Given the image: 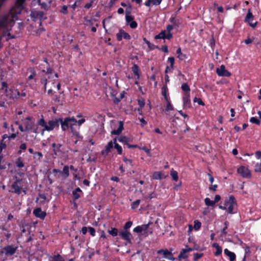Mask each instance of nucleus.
<instances>
[{"mask_svg": "<svg viewBox=\"0 0 261 261\" xmlns=\"http://www.w3.org/2000/svg\"><path fill=\"white\" fill-rule=\"evenodd\" d=\"M76 120L74 117H66L64 118V121L62 123V129L65 131L68 128L70 129V132L72 134V137H74L77 139L75 141L74 143L76 144L77 141L82 139L83 137L81 136L78 131V128L76 129Z\"/></svg>", "mask_w": 261, "mask_h": 261, "instance_id": "nucleus-1", "label": "nucleus"}, {"mask_svg": "<svg viewBox=\"0 0 261 261\" xmlns=\"http://www.w3.org/2000/svg\"><path fill=\"white\" fill-rule=\"evenodd\" d=\"M64 121V119L58 118L54 120H50L48 121L47 125H45V130L50 131L53 130L56 127H59V124L62 126V123Z\"/></svg>", "mask_w": 261, "mask_h": 261, "instance_id": "nucleus-2", "label": "nucleus"}, {"mask_svg": "<svg viewBox=\"0 0 261 261\" xmlns=\"http://www.w3.org/2000/svg\"><path fill=\"white\" fill-rule=\"evenodd\" d=\"M224 205L226 206V210L227 211L228 213H233V208L236 205V202L234 196H229V198L225 201Z\"/></svg>", "mask_w": 261, "mask_h": 261, "instance_id": "nucleus-3", "label": "nucleus"}, {"mask_svg": "<svg viewBox=\"0 0 261 261\" xmlns=\"http://www.w3.org/2000/svg\"><path fill=\"white\" fill-rule=\"evenodd\" d=\"M17 248V246L8 245L1 250V253L4 254L7 256H10L16 253Z\"/></svg>", "mask_w": 261, "mask_h": 261, "instance_id": "nucleus-4", "label": "nucleus"}, {"mask_svg": "<svg viewBox=\"0 0 261 261\" xmlns=\"http://www.w3.org/2000/svg\"><path fill=\"white\" fill-rule=\"evenodd\" d=\"M237 172L239 174L244 178H249L251 176L250 171L248 167L244 166H241L239 167Z\"/></svg>", "mask_w": 261, "mask_h": 261, "instance_id": "nucleus-5", "label": "nucleus"}, {"mask_svg": "<svg viewBox=\"0 0 261 261\" xmlns=\"http://www.w3.org/2000/svg\"><path fill=\"white\" fill-rule=\"evenodd\" d=\"M254 18V16L251 12L250 9H248L247 11V13L246 15L245 18V21L249 23V25L252 28H254L256 27L257 24V22H255L254 23H252Z\"/></svg>", "mask_w": 261, "mask_h": 261, "instance_id": "nucleus-6", "label": "nucleus"}, {"mask_svg": "<svg viewBox=\"0 0 261 261\" xmlns=\"http://www.w3.org/2000/svg\"><path fill=\"white\" fill-rule=\"evenodd\" d=\"M217 74L219 76L229 77L231 75L230 72L226 70L224 65H221L220 68H218L216 70Z\"/></svg>", "mask_w": 261, "mask_h": 261, "instance_id": "nucleus-7", "label": "nucleus"}, {"mask_svg": "<svg viewBox=\"0 0 261 261\" xmlns=\"http://www.w3.org/2000/svg\"><path fill=\"white\" fill-rule=\"evenodd\" d=\"M116 37L118 41H121L123 38L127 40L130 39V35L123 30H119V32L116 34Z\"/></svg>", "mask_w": 261, "mask_h": 261, "instance_id": "nucleus-8", "label": "nucleus"}, {"mask_svg": "<svg viewBox=\"0 0 261 261\" xmlns=\"http://www.w3.org/2000/svg\"><path fill=\"white\" fill-rule=\"evenodd\" d=\"M163 253V256L165 258H167L171 260H174L175 258L173 257L172 252L171 251H168V250H160L158 251V254H160Z\"/></svg>", "mask_w": 261, "mask_h": 261, "instance_id": "nucleus-9", "label": "nucleus"}, {"mask_svg": "<svg viewBox=\"0 0 261 261\" xmlns=\"http://www.w3.org/2000/svg\"><path fill=\"white\" fill-rule=\"evenodd\" d=\"M33 214L36 217L39 218L41 219H43L46 215L45 212L42 211L41 208L40 207L35 208L33 211Z\"/></svg>", "mask_w": 261, "mask_h": 261, "instance_id": "nucleus-10", "label": "nucleus"}, {"mask_svg": "<svg viewBox=\"0 0 261 261\" xmlns=\"http://www.w3.org/2000/svg\"><path fill=\"white\" fill-rule=\"evenodd\" d=\"M183 106L184 107L190 108L191 107V101L190 99L189 93H185L182 96Z\"/></svg>", "mask_w": 261, "mask_h": 261, "instance_id": "nucleus-11", "label": "nucleus"}, {"mask_svg": "<svg viewBox=\"0 0 261 261\" xmlns=\"http://www.w3.org/2000/svg\"><path fill=\"white\" fill-rule=\"evenodd\" d=\"M119 236H121L123 240H126L127 243H131V233L129 231L127 230L122 231L119 233Z\"/></svg>", "mask_w": 261, "mask_h": 261, "instance_id": "nucleus-12", "label": "nucleus"}, {"mask_svg": "<svg viewBox=\"0 0 261 261\" xmlns=\"http://www.w3.org/2000/svg\"><path fill=\"white\" fill-rule=\"evenodd\" d=\"M19 181V179H16V181L12 185V188L13 189V193L19 195L21 192V188L19 186L18 182Z\"/></svg>", "mask_w": 261, "mask_h": 261, "instance_id": "nucleus-13", "label": "nucleus"}, {"mask_svg": "<svg viewBox=\"0 0 261 261\" xmlns=\"http://www.w3.org/2000/svg\"><path fill=\"white\" fill-rule=\"evenodd\" d=\"M192 250L193 249L192 248H189V247H188L187 246L186 248L182 249L181 250L180 253H179V254L178 255V258L179 259H180V258H183V259L186 258L188 257L187 253H188V252H189L190 251H192Z\"/></svg>", "mask_w": 261, "mask_h": 261, "instance_id": "nucleus-14", "label": "nucleus"}, {"mask_svg": "<svg viewBox=\"0 0 261 261\" xmlns=\"http://www.w3.org/2000/svg\"><path fill=\"white\" fill-rule=\"evenodd\" d=\"M114 139L113 140V141H111L108 143V144L106 146V149L101 151V154H104L106 153V154H108L111 151V149L114 147Z\"/></svg>", "mask_w": 261, "mask_h": 261, "instance_id": "nucleus-15", "label": "nucleus"}, {"mask_svg": "<svg viewBox=\"0 0 261 261\" xmlns=\"http://www.w3.org/2000/svg\"><path fill=\"white\" fill-rule=\"evenodd\" d=\"M224 254L229 257V261H235L236 254L230 251L228 249L226 248L224 250Z\"/></svg>", "mask_w": 261, "mask_h": 261, "instance_id": "nucleus-16", "label": "nucleus"}, {"mask_svg": "<svg viewBox=\"0 0 261 261\" xmlns=\"http://www.w3.org/2000/svg\"><path fill=\"white\" fill-rule=\"evenodd\" d=\"M123 129V123L122 121L119 122V127L117 129H114L111 132L112 135H119L120 134Z\"/></svg>", "mask_w": 261, "mask_h": 261, "instance_id": "nucleus-17", "label": "nucleus"}, {"mask_svg": "<svg viewBox=\"0 0 261 261\" xmlns=\"http://www.w3.org/2000/svg\"><path fill=\"white\" fill-rule=\"evenodd\" d=\"M149 223L146 225H143L141 226H137L134 229V231L137 233L141 232L143 230H146L148 227Z\"/></svg>", "mask_w": 261, "mask_h": 261, "instance_id": "nucleus-18", "label": "nucleus"}, {"mask_svg": "<svg viewBox=\"0 0 261 261\" xmlns=\"http://www.w3.org/2000/svg\"><path fill=\"white\" fill-rule=\"evenodd\" d=\"M212 246L216 249V251L214 254L215 256H218L222 253V248L219 246V244L217 243H215L212 245Z\"/></svg>", "mask_w": 261, "mask_h": 261, "instance_id": "nucleus-19", "label": "nucleus"}, {"mask_svg": "<svg viewBox=\"0 0 261 261\" xmlns=\"http://www.w3.org/2000/svg\"><path fill=\"white\" fill-rule=\"evenodd\" d=\"M49 261H65V259L60 255L58 254L50 257Z\"/></svg>", "mask_w": 261, "mask_h": 261, "instance_id": "nucleus-20", "label": "nucleus"}, {"mask_svg": "<svg viewBox=\"0 0 261 261\" xmlns=\"http://www.w3.org/2000/svg\"><path fill=\"white\" fill-rule=\"evenodd\" d=\"M69 167L68 166H65L63 168V171L61 174H62L64 178H67L69 175Z\"/></svg>", "mask_w": 261, "mask_h": 261, "instance_id": "nucleus-21", "label": "nucleus"}, {"mask_svg": "<svg viewBox=\"0 0 261 261\" xmlns=\"http://www.w3.org/2000/svg\"><path fill=\"white\" fill-rule=\"evenodd\" d=\"M117 139L116 138L114 139V148L117 150L118 154H121L122 152V147L117 143Z\"/></svg>", "mask_w": 261, "mask_h": 261, "instance_id": "nucleus-22", "label": "nucleus"}, {"mask_svg": "<svg viewBox=\"0 0 261 261\" xmlns=\"http://www.w3.org/2000/svg\"><path fill=\"white\" fill-rule=\"evenodd\" d=\"M166 31H162L160 33L155 36L154 38L155 39H165Z\"/></svg>", "mask_w": 261, "mask_h": 261, "instance_id": "nucleus-23", "label": "nucleus"}, {"mask_svg": "<svg viewBox=\"0 0 261 261\" xmlns=\"http://www.w3.org/2000/svg\"><path fill=\"white\" fill-rule=\"evenodd\" d=\"M170 175L172 177L173 180L177 181V180L178 179V176L177 172L176 171L172 169L170 172Z\"/></svg>", "mask_w": 261, "mask_h": 261, "instance_id": "nucleus-24", "label": "nucleus"}, {"mask_svg": "<svg viewBox=\"0 0 261 261\" xmlns=\"http://www.w3.org/2000/svg\"><path fill=\"white\" fill-rule=\"evenodd\" d=\"M132 70L135 75L137 76L138 79H139V74L138 66L136 64L134 65V66L132 67Z\"/></svg>", "mask_w": 261, "mask_h": 261, "instance_id": "nucleus-25", "label": "nucleus"}, {"mask_svg": "<svg viewBox=\"0 0 261 261\" xmlns=\"http://www.w3.org/2000/svg\"><path fill=\"white\" fill-rule=\"evenodd\" d=\"M118 141L120 142L123 143L124 144H128L127 142L129 141V139L126 136H121L118 138Z\"/></svg>", "mask_w": 261, "mask_h": 261, "instance_id": "nucleus-26", "label": "nucleus"}, {"mask_svg": "<svg viewBox=\"0 0 261 261\" xmlns=\"http://www.w3.org/2000/svg\"><path fill=\"white\" fill-rule=\"evenodd\" d=\"M204 202L207 206H213L215 204V201L211 200L209 198H205Z\"/></svg>", "mask_w": 261, "mask_h": 261, "instance_id": "nucleus-27", "label": "nucleus"}, {"mask_svg": "<svg viewBox=\"0 0 261 261\" xmlns=\"http://www.w3.org/2000/svg\"><path fill=\"white\" fill-rule=\"evenodd\" d=\"M181 89L185 92V93H189L190 88L187 83H184L181 86Z\"/></svg>", "mask_w": 261, "mask_h": 261, "instance_id": "nucleus-28", "label": "nucleus"}, {"mask_svg": "<svg viewBox=\"0 0 261 261\" xmlns=\"http://www.w3.org/2000/svg\"><path fill=\"white\" fill-rule=\"evenodd\" d=\"M108 232L113 237H115L118 234V230L116 228H111V230H108Z\"/></svg>", "mask_w": 261, "mask_h": 261, "instance_id": "nucleus-29", "label": "nucleus"}, {"mask_svg": "<svg viewBox=\"0 0 261 261\" xmlns=\"http://www.w3.org/2000/svg\"><path fill=\"white\" fill-rule=\"evenodd\" d=\"M201 226V223L200 221L196 220L194 221V228L195 230H198Z\"/></svg>", "mask_w": 261, "mask_h": 261, "instance_id": "nucleus-30", "label": "nucleus"}, {"mask_svg": "<svg viewBox=\"0 0 261 261\" xmlns=\"http://www.w3.org/2000/svg\"><path fill=\"white\" fill-rule=\"evenodd\" d=\"M161 173L160 172H154L152 175V178L154 179H161Z\"/></svg>", "mask_w": 261, "mask_h": 261, "instance_id": "nucleus-31", "label": "nucleus"}, {"mask_svg": "<svg viewBox=\"0 0 261 261\" xmlns=\"http://www.w3.org/2000/svg\"><path fill=\"white\" fill-rule=\"evenodd\" d=\"M16 166L18 168H22L24 166V164L20 158H19L16 162Z\"/></svg>", "mask_w": 261, "mask_h": 261, "instance_id": "nucleus-32", "label": "nucleus"}, {"mask_svg": "<svg viewBox=\"0 0 261 261\" xmlns=\"http://www.w3.org/2000/svg\"><path fill=\"white\" fill-rule=\"evenodd\" d=\"M168 89L166 86H164V87L162 88V95L164 96L165 99L166 100V101H168V98L166 95V92L167 91Z\"/></svg>", "mask_w": 261, "mask_h": 261, "instance_id": "nucleus-33", "label": "nucleus"}, {"mask_svg": "<svg viewBox=\"0 0 261 261\" xmlns=\"http://www.w3.org/2000/svg\"><path fill=\"white\" fill-rule=\"evenodd\" d=\"M155 197L156 194L154 192H152L148 195L144 196V198L146 199H151L152 198H155Z\"/></svg>", "mask_w": 261, "mask_h": 261, "instance_id": "nucleus-34", "label": "nucleus"}, {"mask_svg": "<svg viewBox=\"0 0 261 261\" xmlns=\"http://www.w3.org/2000/svg\"><path fill=\"white\" fill-rule=\"evenodd\" d=\"M250 122L257 125L260 124V121L258 119H257L256 117H251L250 119Z\"/></svg>", "mask_w": 261, "mask_h": 261, "instance_id": "nucleus-35", "label": "nucleus"}, {"mask_svg": "<svg viewBox=\"0 0 261 261\" xmlns=\"http://www.w3.org/2000/svg\"><path fill=\"white\" fill-rule=\"evenodd\" d=\"M41 83L44 85V89L45 91L46 89V85L47 84V80L45 77H42L40 81Z\"/></svg>", "mask_w": 261, "mask_h": 261, "instance_id": "nucleus-36", "label": "nucleus"}, {"mask_svg": "<svg viewBox=\"0 0 261 261\" xmlns=\"http://www.w3.org/2000/svg\"><path fill=\"white\" fill-rule=\"evenodd\" d=\"M225 227L223 228V229L222 230L221 232L224 234L226 235L227 234V231H226V229L227 228V227L229 225V222L228 221H225L224 222Z\"/></svg>", "mask_w": 261, "mask_h": 261, "instance_id": "nucleus-37", "label": "nucleus"}, {"mask_svg": "<svg viewBox=\"0 0 261 261\" xmlns=\"http://www.w3.org/2000/svg\"><path fill=\"white\" fill-rule=\"evenodd\" d=\"M67 9H68V6H66V5H64L63 6H62V7L60 10V12L64 14H66L68 13Z\"/></svg>", "mask_w": 261, "mask_h": 261, "instance_id": "nucleus-38", "label": "nucleus"}, {"mask_svg": "<svg viewBox=\"0 0 261 261\" xmlns=\"http://www.w3.org/2000/svg\"><path fill=\"white\" fill-rule=\"evenodd\" d=\"M125 20L127 24H129L132 21L134 20V18L130 15H125Z\"/></svg>", "mask_w": 261, "mask_h": 261, "instance_id": "nucleus-39", "label": "nucleus"}, {"mask_svg": "<svg viewBox=\"0 0 261 261\" xmlns=\"http://www.w3.org/2000/svg\"><path fill=\"white\" fill-rule=\"evenodd\" d=\"M254 171L256 172H261V165L256 164L254 166Z\"/></svg>", "mask_w": 261, "mask_h": 261, "instance_id": "nucleus-40", "label": "nucleus"}, {"mask_svg": "<svg viewBox=\"0 0 261 261\" xmlns=\"http://www.w3.org/2000/svg\"><path fill=\"white\" fill-rule=\"evenodd\" d=\"M147 45H148V47L151 50L154 49L155 48H159L158 46L151 43L150 42H147Z\"/></svg>", "mask_w": 261, "mask_h": 261, "instance_id": "nucleus-41", "label": "nucleus"}, {"mask_svg": "<svg viewBox=\"0 0 261 261\" xmlns=\"http://www.w3.org/2000/svg\"><path fill=\"white\" fill-rule=\"evenodd\" d=\"M61 173H62L61 170H60L59 169H54L51 172V173H53L54 174V176L55 177L58 176H57L58 173L61 174Z\"/></svg>", "mask_w": 261, "mask_h": 261, "instance_id": "nucleus-42", "label": "nucleus"}, {"mask_svg": "<svg viewBox=\"0 0 261 261\" xmlns=\"http://www.w3.org/2000/svg\"><path fill=\"white\" fill-rule=\"evenodd\" d=\"M140 203V200H137L135 201L133 203V205H132V208L133 209L136 208L138 206V205H139Z\"/></svg>", "mask_w": 261, "mask_h": 261, "instance_id": "nucleus-43", "label": "nucleus"}, {"mask_svg": "<svg viewBox=\"0 0 261 261\" xmlns=\"http://www.w3.org/2000/svg\"><path fill=\"white\" fill-rule=\"evenodd\" d=\"M128 24L132 29H135L137 27V23L134 20L132 21Z\"/></svg>", "mask_w": 261, "mask_h": 261, "instance_id": "nucleus-44", "label": "nucleus"}, {"mask_svg": "<svg viewBox=\"0 0 261 261\" xmlns=\"http://www.w3.org/2000/svg\"><path fill=\"white\" fill-rule=\"evenodd\" d=\"M194 102H197L199 105H201V106H203L204 105V102L202 101V100L200 98H198L196 97L194 98Z\"/></svg>", "mask_w": 261, "mask_h": 261, "instance_id": "nucleus-45", "label": "nucleus"}, {"mask_svg": "<svg viewBox=\"0 0 261 261\" xmlns=\"http://www.w3.org/2000/svg\"><path fill=\"white\" fill-rule=\"evenodd\" d=\"M44 31L43 28H40L39 29L34 30L33 32L35 33V34L38 35H40L42 32Z\"/></svg>", "mask_w": 261, "mask_h": 261, "instance_id": "nucleus-46", "label": "nucleus"}, {"mask_svg": "<svg viewBox=\"0 0 261 261\" xmlns=\"http://www.w3.org/2000/svg\"><path fill=\"white\" fill-rule=\"evenodd\" d=\"M202 255H203L202 253H195L194 254V259L195 260H197L198 259H199L200 257H201Z\"/></svg>", "mask_w": 261, "mask_h": 261, "instance_id": "nucleus-47", "label": "nucleus"}, {"mask_svg": "<svg viewBox=\"0 0 261 261\" xmlns=\"http://www.w3.org/2000/svg\"><path fill=\"white\" fill-rule=\"evenodd\" d=\"M34 158L36 159H40L43 156V154L40 152H36L34 153Z\"/></svg>", "mask_w": 261, "mask_h": 261, "instance_id": "nucleus-48", "label": "nucleus"}, {"mask_svg": "<svg viewBox=\"0 0 261 261\" xmlns=\"http://www.w3.org/2000/svg\"><path fill=\"white\" fill-rule=\"evenodd\" d=\"M132 7L130 5H129L127 8L125 10V15H130L131 14V12H132Z\"/></svg>", "mask_w": 261, "mask_h": 261, "instance_id": "nucleus-49", "label": "nucleus"}, {"mask_svg": "<svg viewBox=\"0 0 261 261\" xmlns=\"http://www.w3.org/2000/svg\"><path fill=\"white\" fill-rule=\"evenodd\" d=\"M123 160L124 162H125L126 164H129L131 166H133V161L132 160H130V159H127L125 157H124L123 158Z\"/></svg>", "mask_w": 261, "mask_h": 261, "instance_id": "nucleus-50", "label": "nucleus"}, {"mask_svg": "<svg viewBox=\"0 0 261 261\" xmlns=\"http://www.w3.org/2000/svg\"><path fill=\"white\" fill-rule=\"evenodd\" d=\"M20 150L18 151V153L20 154L21 153V150H25L27 149V145L25 143H22L20 147H19Z\"/></svg>", "mask_w": 261, "mask_h": 261, "instance_id": "nucleus-51", "label": "nucleus"}, {"mask_svg": "<svg viewBox=\"0 0 261 261\" xmlns=\"http://www.w3.org/2000/svg\"><path fill=\"white\" fill-rule=\"evenodd\" d=\"M39 124L41 126H43L44 127V129L43 130H45V125H47V124L45 122L44 120L43 119H41L40 120Z\"/></svg>", "mask_w": 261, "mask_h": 261, "instance_id": "nucleus-52", "label": "nucleus"}, {"mask_svg": "<svg viewBox=\"0 0 261 261\" xmlns=\"http://www.w3.org/2000/svg\"><path fill=\"white\" fill-rule=\"evenodd\" d=\"M42 71L43 72H45L46 73L51 74L53 72V69L50 68L49 67H47L46 70L42 69Z\"/></svg>", "mask_w": 261, "mask_h": 261, "instance_id": "nucleus-53", "label": "nucleus"}, {"mask_svg": "<svg viewBox=\"0 0 261 261\" xmlns=\"http://www.w3.org/2000/svg\"><path fill=\"white\" fill-rule=\"evenodd\" d=\"M132 224L133 223L131 221L127 222L124 226V228L125 229V230H126L127 229L129 228L132 226Z\"/></svg>", "mask_w": 261, "mask_h": 261, "instance_id": "nucleus-54", "label": "nucleus"}, {"mask_svg": "<svg viewBox=\"0 0 261 261\" xmlns=\"http://www.w3.org/2000/svg\"><path fill=\"white\" fill-rule=\"evenodd\" d=\"M167 102H167V107H166V111H169L172 110H173L172 106L170 103V102L168 101V100L167 101Z\"/></svg>", "mask_w": 261, "mask_h": 261, "instance_id": "nucleus-55", "label": "nucleus"}, {"mask_svg": "<svg viewBox=\"0 0 261 261\" xmlns=\"http://www.w3.org/2000/svg\"><path fill=\"white\" fill-rule=\"evenodd\" d=\"M88 229H89V232H90V233L91 236H94L95 235V230L93 227H89L88 228Z\"/></svg>", "mask_w": 261, "mask_h": 261, "instance_id": "nucleus-56", "label": "nucleus"}, {"mask_svg": "<svg viewBox=\"0 0 261 261\" xmlns=\"http://www.w3.org/2000/svg\"><path fill=\"white\" fill-rule=\"evenodd\" d=\"M168 62L170 64V66L171 67H173V65H174V57H172L168 58Z\"/></svg>", "mask_w": 261, "mask_h": 261, "instance_id": "nucleus-57", "label": "nucleus"}, {"mask_svg": "<svg viewBox=\"0 0 261 261\" xmlns=\"http://www.w3.org/2000/svg\"><path fill=\"white\" fill-rule=\"evenodd\" d=\"M162 0H151L152 5L158 6L162 2Z\"/></svg>", "mask_w": 261, "mask_h": 261, "instance_id": "nucleus-58", "label": "nucleus"}, {"mask_svg": "<svg viewBox=\"0 0 261 261\" xmlns=\"http://www.w3.org/2000/svg\"><path fill=\"white\" fill-rule=\"evenodd\" d=\"M85 122V119H81L78 121L76 120V124L79 125L78 129H80V126Z\"/></svg>", "mask_w": 261, "mask_h": 261, "instance_id": "nucleus-59", "label": "nucleus"}, {"mask_svg": "<svg viewBox=\"0 0 261 261\" xmlns=\"http://www.w3.org/2000/svg\"><path fill=\"white\" fill-rule=\"evenodd\" d=\"M172 37V34L169 32H167V33H166V34H165V39H167L168 40H170V39H171Z\"/></svg>", "mask_w": 261, "mask_h": 261, "instance_id": "nucleus-60", "label": "nucleus"}, {"mask_svg": "<svg viewBox=\"0 0 261 261\" xmlns=\"http://www.w3.org/2000/svg\"><path fill=\"white\" fill-rule=\"evenodd\" d=\"M2 89H5V91L7 92V84L6 82H3L2 83Z\"/></svg>", "mask_w": 261, "mask_h": 261, "instance_id": "nucleus-61", "label": "nucleus"}, {"mask_svg": "<svg viewBox=\"0 0 261 261\" xmlns=\"http://www.w3.org/2000/svg\"><path fill=\"white\" fill-rule=\"evenodd\" d=\"M178 58L179 59V60H183L186 58V56L181 53L180 54H179V55L178 56Z\"/></svg>", "mask_w": 261, "mask_h": 261, "instance_id": "nucleus-62", "label": "nucleus"}, {"mask_svg": "<svg viewBox=\"0 0 261 261\" xmlns=\"http://www.w3.org/2000/svg\"><path fill=\"white\" fill-rule=\"evenodd\" d=\"M173 25L171 24H169L166 27V31L167 32L169 33L171 32V31L173 29Z\"/></svg>", "mask_w": 261, "mask_h": 261, "instance_id": "nucleus-63", "label": "nucleus"}, {"mask_svg": "<svg viewBox=\"0 0 261 261\" xmlns=\"http://www.w3.org/2000/svg\"><path fill=\"white\" fill-rule=\"evenodd\" d=\"M161 49L164 53H168V47L167 45H163L162 46Z\"/></svg>", "mask_w": 261, "mask_h": 261, "instance_id": "nucleus-64", "label": "nucleus"}]
</instances>
